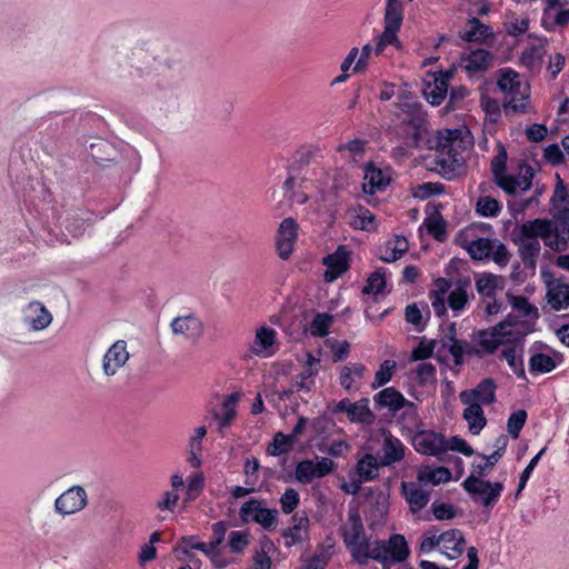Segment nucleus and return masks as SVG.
Wrapping results in <instances>:
<instances>
[{
	"label": "nucleus",
	"mask_w": 569,
	"mask_h": 569,
	"mask_svg": "<svg viewBox=\"0 0 569 569\" xmlns=\"http://www.w3.org/2000/svg\"><path fill=\"white\" fill-rule=\"evenodd\" d=\"M368 372L361 362H348L339 370V383L348 392L359 391Z\"/></svg>",
	"instance_id": "412c9836"
},
{
	"label": "nucleus",
	"mask_w": 569,
	"mask_h": 569,
	"mask_svg": "<svg viewBox=\"0 0 569 569\" xmlns=\"http://www.w3.org/2000/svg\"><path fill=\"white\" fill-rule=\"evenodd\" d=\"M373 401L377 408H387L390 411H398L406 408L409 415L416 416V408L393 387H388L375 395Z\"/></svg>",
	"instance_id": "6ab92c4d"
},
{
	"label": "nucleus",
	"mask_w": 569,
	"mask_h": 569,
	"mask_svg": "<svg viewBox=\"0 0 569 569\" xmlns=\"http://www.w3.org/2000/svg\"><path fill=\"white\" fill-rule=\"evenodd\" d=\"M335 469V462L327 457L306 459L297 463L295 479L299 483H310L313 479L323 478Z\"/></svg>",
	"instance_id": "9d476101"
},
{
	"label": "nucleus",
	"mask_w": 569,
	"mask_h": 569,
	"mask_svg": "<svg viewBox=\"0 0 569 569\" xmlns=\"http://www.w3.org/2000/svg\"><path fill=\"white\" fill-rule=\"evenodd\" d=\"M399 30L386 27L383 32L377 37V43L375 48L376 54H381L387 46L396 44L398 42L397 32Z\"/></svg>",
	"instance_id": "052dcab7"
},
{
	"label": "nucleus",
	"mask_w": 569,
	"mask_h": 569,
	"mask_svg": "<svg viewBox=\"0 0 569 569\" xmlns=\"http://www.w3.org/2000/svg\"><path fill=\"white\" fill-rule=\"evenodd\" d=\"M468 281H460L457 283L453 290H451L447 297L449 308L457 312L461 311L469 300L468 295Z\"/></svg>",
	"instance_id": "58836bf2"
},
{
	"label": "nucleus",
	"mask_w": 569,
	"mask_h": 569,
	"mask_svg": "<svg viewBox=\"0 0 569 569\" xmlns=\"http://www.w3.org/2000/svg\"><path fill=\"white\" fill-rule=\"evenodd\" d=\"M489 34V28L476 18L469 21L468 29L463 32L462 38L466 41L473 42L485 39Z\"/></svg>",
	"instance_id": "603ef678"
},
{
	"label": "nucleus",
	"mask_w": 569,
	"mask_h": 569,
	"mask_svg": "<svg viewBox=\"0 0 569 569\" xmlns=\"http://www.w3.org/2000/svg\"><path fill=\"white\" fill-rule=\"evenodd\" d=\"M555 237H559L560 240L569 239V209L561 210L556 217L553 223Z\"/></svg>",
	"instance_id": "4d7b16f0"
},
{
	"label": "nucleus",
	"mask_w": 569,
	"mask_h": 569,
	"mask_svg": "<svg viewBox=\"0 0 569 569\" xmlns=\"http://www.w3.org/2000/svg\"><path fill=\"white\" fill-rule=\"evenodd\" d=\"M501 278L492 273H483L476 280V288L480 296L493 299L500 288Z\"/></svg>",
	"instance_id": "e433bc0d"
},
{
	"label": "nucleus",
	"mask_w": 569,
	"mask_h": 569,
	"mask_svg": "<svg viewBox=\"0 0 569 569\" xmlns=\"http://www.w3.org/2000/svg\"><path fill=\"white\" fill-rule=\"evenodd\" d=\"M130 359L128 346L124 340H117L104 352L101 360L102 372L106 377L111 378L126 367Z\"/></svg>",
	"instance_id": "f8f14e48"
},
{
	"label": "nucleus",
	"mask_w": 569,
	"mask_h": 569,
	"mask_svg": "<svg viewBox=\"0 0 569 569\" xmlns=\"http://www.w3.org/2000/svg\"><path fill=\"white\" fill-rule=\"evenodd\" d=\"M546 299L553 311L569 308V283L563 279H552L546 283Z\"/></svg>",
	"instance_id": "4be33fe9"
},
{
	"label": "nucleus",
	"mask_w": 569,
	"mask_h": 569,
	"mask_svg": "<svg viewBox=\"0 0 569 569\" xmlns=\"http://www.w3.org/2000/svg\"><path fill=\"white\" fill-rule=\"evenodd\" d=\"M204 487V477L202 472H196L188 478L184 501L196 500L202 492Z\"/></svg>",
	"instance_id": "3c124183"
},
{
	"label": "nucleus",
	"mask_w": 569,
	"mask_h": 569,
	"mask_svg": "<svg viewBox=\"0 0 569 569\" xmlns=\"http://www.w3.org/2000/svg\"><path fill=\"white\" fill-rule=\"evenodd\" d=\"M276 342V331L270 327L262 326L257 329L254 339L250 343V351L261 358L270 357L274 353L273 345Z\"/></svg>",
	"instance_id": "a878e982"
},
{
	"label": "nucleus",
	"mask_w": 569,
	"mask_h": 569,
	"mask_svg": "<svg viewBox=\"0 0 569 569\" xmlns=\"http://www.w3.org/2000/svg\"><path fill=\"white\" fill-rule=\"evenodd\" d=\"M409 249L408 240L403 236H396L379 248V259L383 262L399 260Z\"/></svg>",
	"instance_id": "cd10ccee"
},
{
	"label": "nucleus",
	"mask_w": 569,
	"mask_h": 569,
	"mask_svg": "<svg viewBox=\"0 0 569 569\" xmlns=\"http://www.w3.org/2000/svg\"><path fill=\"white\" fill-rule=\"evenodd\" d=\"M455 133L456 132L447 130V136H441L439 138L438 148L440 156L437 160V164L443 169L453 164L460 166L462 163V158L456 150V144H459L460 141L457 140V137L453 138Z\"/></svg>",
	"instance_id": "5701e85b"
},
{
	"label": "nucleus",
	"mask_w": 569,
	"mask_h": 569,
	"mask_svg": "<svg viewBox=\"0 0 569 569\" xmlns=\"http://www.w3.org/2000/svg\"><path fill=\"white\" fill-rule=\"evenodd\" d=\"M502 357L506 359L508 366L510 367V369L513 371V373L518 378H520L522 380H527L522 358L518 357V351H517L516 346L508 347V348L503 349Z\"/></svg>",
	"instance_id": "de8ad7c7"
},
{
	"label": "nucleus",
	"mask_w": 569,
	"mask_h": 569,
	"mask_svg": "<svg viewBox=\"0 0 569 569\" xmlns=\"http://www.w3.org/2000/svg\"><path fill=\"white\" fill-rule=\"evenodd\" d=\"M396 367H397L396 361L385 360L380 365L379 369L377 370V372L375 375V380L371 385L372 389H377L379 387L387 385L391 380V378L395 373Z\"/></svg>",
	"instance_id": "8fccbe9b"
},
{
	"label": "nucleus",
	"mask_w": 569,
	"mask_h": 569,
	"mask_svg": "<svg viewBox=\"0 0 569 569\" xmlns=\"http://www.w3.org/2000/svg\"><path fill=\"white\" fill-rule=\"evenodd\" d=\"M295 525L283 531V536L287 539L286 545L288 547L296 545L303 540V531L308 525L307 517H293Z\"/></svg>",
	"instance_id": "49530a36"
},
{
	"label": "nucleus",
	"mask_w": 569,
	"mask_h": 569,
	"mask_svg": "<svg viewBox=\"0 0 569 569\" xmlns=\"http://www.w3.org/2000/svg\"><path fill=\"white\" fill-rule=\"evenodd\" d=\"M381 435L380 465L387 467L402 461L407 450L402 441L386 429L381 431Z\"/></svg>",
	"instance_id": "dca6fc26"
},
{
	"label": "nucleus",
	"mask_w": 569,
	"mask_h": 569,
	"mask_svg": "<svg viewBox=\"0 0 569 569\" xmlns=\"http://www.w3.org/2000/svg\"><path fill=\"white\" fill-rule=\"evenodd\" d=\"M380 461L378 459L367 453L361 459L358 460L356 470L361 481H371L378 476Z\"/></svg>",
	"instance_id": "4c0bfd02"
},
{
	"label": "nucleus",
	"mask_w": 569,
	"mask_h": 569,
	"mask_svg": "<svg viewBox=\"0 0 569 569\" xmlns=\"http://www.w3.org/2000/svg\"><path fill=\"white\" fill-rule=\"evenodd\" d=\"M500 211V202L490 196H481L476 202V212L481 217L493 218L497 217Z\"/></svg>",
	"instance_id": "a18cd8bd"
},
{
	"label": "nucleus",
	"mask_w": 569,
	"mask_h": 569,
	"mask_svg": "<svg viewBox=\"0 0 569 569\" xmlns=\"http://www.w3.org/2000/svg\"><path fill=\"white\" fill-rule=\"evenodd\" d=\"M505 328V322H499L490 330L475 332L471 342L475 357L483 358L487 355L493 353L503 343Z\"/></svg>",
	"instance_id": "1a4fd4ad"
},
{
	"label": "nucleus",
	"mask_w": 569,
	"mask_h": 569,
	"mask_svg": "<svg viewBox=\"0 0 569 569\" xmlns=\"http://www.w3.org/2000/svg\"><path fill=\"white\" fill-rule=\"evenodd\" d=\"M493 239L478 238L469 241L465 249L468 251L470 257L475 260H483L490 257L492 250Z\"/></svg>",
	"instance_id": "a19ab883"
},
{
	"label": "nucleus",
	"mask_w": 569,
	"mask_h": 569,
	"mask_svg": "<svg viewBox=\"0 0 569 569\" xmlns=\"http://www.w3.org/2000/svg\"><path fill=\"white\" fill-rule=\"evenodd\" d=\"M497 264L505 267L510 260V253L505 243L498 239L492 241V250L490 257Z\"/></svg>",
	"instance_id": "e2e57ef3"
},
{
	"label": "nucleus",
	"mask_w": 569,
	"mask_h": 569,
	"mask_svg": "<svg viewBox=\"0 0 569 569\" xmlns=\"http://www.w3.org/2000/svg\"><path fill=\"white\" fill-rule=\"evenodd\" d=\"M417 478L420 483L438 486L450 481L451 471L447 467H437L433 469L426 467L418 471Z\"/></svg>",
	"instance_id": "f704fd0d"
},
{
	"label": "nucleus",
	"mask_w": 569,
	"mask_h": 569,
	"mask_svg": "<svg viewBox=\"0 0 569 569\" xmlns=\"http://www.w3.org/2000/svg\"><path fill=\"white\" fill-rule=\"evenodd\" d=\"M170 328L173 335L182 336L191 342L199 341L204 332L203 322L192 313L176 317L171 321Z\"/></svg>",
	"instance_id": "f3484780"
},
{
	"label": "nucleus",
	"mask_w": 569,
	"mask_h": 569,
	"mask_svg": "<svg viewBox=\"0 0 569 569\" xmlns=\"http://www.w3.org/2000/svg\"><path fill=\"white\" fill-rule=\"evenodd\" d=\"M339 533L351 558L361 566L367 565L373 541L367 537L358 508H349L347 518L339 528Z\"/></svg>",
	"instance_id": "f03ea898"
},
{
	"label": "nucleus",
	"mask_w": 569,
	"mask_h": 569,
	"mask_svg": "<svg viewBox=\"0 0 569 569\" xmlns=\"http://www.w3.org/2000/svg\"><path fill=\"white\" fill-rule=\"evenodd\" d=\"M428 232L438 241L446 239V222L441 218H429L426 220Z\"/></svg>",
	"instance_id": "338daca9"
},
{
	"label": "nucleus",
	"mask_w": 569,
	"mask_h": 569,
	"mask_svg": "<svg viewBox=\"0 0 569 569\" xmlns=\"http://www.w3.org/2000/svg\"><path fill=\"white\" fill-rule=\"evenodd\" d=\"M533 178V172L530 167H528L522 176L515 177L510 174L502 173L499 177H495L493 181L497 183L499 188H501L507 194H516L518 190L527 191L531 188V180Z\"/></svg>",
	"instance_id": "b1692460"
},
{
	"label": "nucleus",
	"mask_w": 569,
	"mask_h": 569,
	"mask_svg": "<svg viewBox=\"0 0 569 569\" xmlns=\"http://www.w3.org/2000/svg\"><path fill=\"white\" fill-rule=\"evenodd\" d=\"M322 262L327 267L325 281L333 282L349 269L350 251L346 246H339L333 253L326 256Z\"/></svg>",
	"instance_id": "aec40b11"
},
{
	"label": "nucleus",
	"mask_w": 569,
	"mask_h": 569,
	"mask_svg": "<svg viewBox=\"0 0 569 569\" xmlns=\"http://www.w3.org/2000/svg\"><path fill=\"white\" fill-rule=\"evenodd\" d=\"M388 183L385 173L373 166H367L365 169L362 189L366 193L373 194L383 189Z\"/></svg>",
	"instance_id": "72a5a7b5"
},
{
	"label": "nucleus",
	"mask_w": 569,
	"mask_h": 569,
	"mask_svg": "<svg viewBox=\"0 0 569 569\" xmlns=\"http://www.w3.org/2000/svg\"><path fill=\"white\" fill-rule=\"evenodd\" d=\"M493 54L485 49L471 50L460 56V67L470 78L481 77L493 67Z\"/></svg>",
	"instance_id": "ddd939ff"
},
{
	"label": "nucleus",
	"mask_w": 569,
	"mask_h": 569,
	"mask_svg": "<svg viewBox=\"0 0 569 569\" xmlns=\"http://www.w3.org/2000/svg\"><path fill=\"white\" fill-rule=\"evenodd\" d=\"M240 518L243 522L253 521L266 530H272L277 526V509L264 508L262 501L251 498L240 508Z\"/></svg>",
	"instance_id": "6e6552de"
},
{
	"label": "nucleus",
	"mask_w": 569,
	"mask_h": 569,
	"mask_svg": "<svg viewBox=\"0 0 569 569\" xmlns=\"http://www.w3.org/2000/svg\"><path fill=\"white\" fill-rule=\"evenodd\" d=\"M89 499L86 489L82 486H71L59 495L54 502V511L61 517L73 516L88 506Z\"/></svg>",
	"instance_id": "0eeeda50"
},
{
	"label": "nucleus",
	"mask_w": 569,
	"mask_h": 569,
	"mask_svg": "<svg viewBox=\"0 0 569 569\" xmlns=\"http://www.w3.org/2000/svg\"><path fill=\"white\" fill-rule=\"evenodd\" d=\"M350 224L360 230L371 231L376 229L375 214L363 206H357L350 212Z\"/></svg>",
	"instance_id": "c9c22d12"
},
{
	"label": "nucleus",
	"mask_w": 569,
	"mask_h": 569,
	"mask_svg": "<svg viewBox=\"0 0 569 569\" xmlns=\"http://www.w3.org/2000/svg\"><path fill=\"white\" fill-rule=\"evenodd\" d=\"M401 487L406 501L413 513L422 510L429 502V492L421 489L417 483L402 482Z\"/></svg>",
	"instance_id": "c756f323"
},
{
	"label": "nucleus",
	"mask_w": 569,
	"mask_h": 569,
	"mask_svg": "<svg viewBox=\"0 0 569 569\" xmlns=\"http://www.w3.org/2000/svg\"><path fill=\"white\" fill-rule=\"evenodd\" d=\"M442 348L446 349L453 358V363L460 367L465 362V356L475 357L471 342L467 340L452 338L441 339Z\"/></svg>",
	"instance_id": "c85d7f7f"
},
{
	"label": "nucleus",
	"mask_w": 569,
	"mask_h": 569,
	"mask_svg": "<svg viewBox=\"0 0 569 569\" xmlns=\"http://www.w3.org/2000/svg\"><path fill=\"white\" fill-rule=\"evenodd\" d=\"M348 418L352 422L370 423L375 416L369 408V400L363 398L352 403L348 413Z\"/></svg>",
	"instance_id": "79ce46f5"
},
{
	"label": "nucleus",
	"mask_w": 569,
	"mask_h": 569,
	"mask_svg": "<svg viewBox=\"0 0 569 569\" xmlns=\"http://www.w3.org/2000/svg\"><path fill=\"white\" fill-rule=\"evenodd\" d=\"M555 368V359L545 353H535L529 360V369L532 373H548Z\"/></svg>",
	"instance_id": "09e8293b"
},
{
	"label": "nucleus",
	"mask_w": 569,
	"mask_h": 569,
	"mask_svg": "<svg viewBox=\"0 0 569 569\" xmlns=\"http://www.w3.org/2000/svg\"><path fill=\"white\" fill-rule=\"evenodd\" d=\"M403 18V6L399 0H387L385 26L400 29Z\"/></svg>",
	"instance_id": "37998d69"
},
{
	"label": "nucleus",
	"mask_w": 569,
	"mask_h": 569,
	"mask_svg": "<svg viewBox=\"0 0 569 569\" xmlns=\"http://www.w3.org/2000/svg\"><path fill=\"white\" fill-rule=\"evenodd\" d=\"M228 545L232 552H242L249 545V535L246 531H231Z\"/></svg>",
	"instance_id": "69168bd1"
},
{
	"label": "nucleus",
	"mask_w": 569,
	"mask_h": 569,
	"mask_svg": "<svg viewBox=\"0 0 569 569\" xmlns=\"http://www.w3.org/2000/svg\"><path fill=\"white\" fill-rule=\"evenodd\" d=\"M507 159V150L503 144L499 143L497 154L491 160V172L493 178L506 173Z\"/></svg>",
	"instance_id": "0e129e2a"
},
{
	"label": "nucleus",
	"mask_w": 569,
	"mask_h": 569,
	"mask_svg": "<svg viewBox=\"0 0 569 569\" xmlns=\"http://www.w3.org/2000/svg\"><path fill=\"white\" fill-rule=\"evenodd\" d=\"M180 499L179 492L172 490H166L156 502V508L160 511L173 512L178 501Z\"/></svg>",
	"instance_id": "680f3d73"
},
{
	"label": "nucleus",
	"mask_w": 569,
	"mask_h": 569,
	"mask_svg": "<svg viewBox=\"0 0 569 569\" xmlns=\"http://www.w3.org/2000/svg\"><path fill=\"white\" fill-rule=\"evenodd\" d=\"M451 288V282L446 278H438L435 281V288L430 292L431 308L437 317H442L447 312L446 295Z\"/></svg>",
	"instance_id": "7c9ffc66"
},
{
	"label": "nucleus",
	"mask_w": 569,
	"mask_h": 569,
	"mask_svg": "<svg viewBox=\"0 0 569 569\" xmlns=\"http://www.w3.org/2000/svg\"><path fill=\"white\" fill-rule=\"evenodd\" d=\"M510 302L512 308L520 312L523 317H538V309L531 305L526 297L512 296L510 298Z\"/></svg>",
	"instance_id": "bf43d9fd"
},
{
	"label": "nucleus",
	"mask_w": 569,
	"mask_h": 569,
	"mask_svg": "<svg viewBox=\"0 0 569 569\" xmlns=\"http://www.w3.org/2000/svg\"><path fill=\"white\" fill-rule=\"evenodd\" d=\"M451 77V71L440 72L433 76L432 82L426 84L423 94L432 106H439L445 100Z\"/></svg>",
	"instance_id": "393cba45"
},
{
	"label": "nucleus",
	"mask_w": 569,
	"mask_h": 569,
	"mask_svg": "<svg viewBox=\"0 0 569 569\" xmlns=\"http://www.w3.org/2000/svg\"><path fill=\"white\" fill-rule=\"evenodd\" d=\"M497 383L492 378L482 379L475 388L463 390L459 393L462 405L480 403V406L493 405L497 400Z\"/></svg>",
	"instance_id": "2eb2a0df"
},
{
	"label": "nucleus",
	"mask_w": 569,
	"mask_h": 569,
	"mask_svg": "<svg viewBox=\"0 0 569 569\" xmlns=\"http://www.w3.org/2000/svg\"><path fill=\"white\" fill-rule=\"evenodd\" d=\"M480 106L487 116L490 117L491 121H496L500 116V103L498 100L482 94L480 98Z\"/></svg>",
	"instance_id": "774afa93"
},
{
	"label": "nucleus",
	"mask_w": 569,
	"mask_h": 569,
	"mask_svg": "<svg viewBox=\"0 0 569 569\" xmlns=\"http://www.w3.org/2000/svg\"><path fill=\"white\" fill-rule=\"evenodd\" d=\"M293 442L295 441L288 435L277 432L267 447V453L272 457L286 455L292 449Z\"/></svg>",
	"instance_id": "c03bdc74"
},
{
	"label": "nucleus",
	"mask_w": 569,
	"mask_h": 569,
	"mask_svg": "<svg viewBox=\"0 0 569 569\" xmlns=\"http://www.w3.org/2000/svg\"><path fill=\"white\" fill-rule=\"evenodd\" d=\"M399 112L398 118L402 123L410 126L413 129V139L418 142L421 131L426 127V112L422 109V104L417 101L405 100L397 103Z\"/></svg>",
	"instance_id": "4468645a"
},
{
	"label": "nucleus",
	"mask_w": 569,
	"mask_h": 569,
	"mask_svg": "<svg viewBox=\"0 0 569 569\" xmlns=\"http://www.w3.org/2000/svg\"><path fill=\"white\" fill-rule=\"evenodd\" d=\"M333 321L332 316L328 313H318L310 326V333L313 337H325L328 335L329 327Z\"/></svg>",
	"instance_id": "864d4df0"
},
{
	"label": "nucleus",
	"mask_w": 569,
	"mask_h": 569,
	"mask_svg": "<svg viewBox=\"0 0 569 569\" xmlns=\"http://www.w3.org/2000/svg\"><path fill=\"white\" fill-rule=\"evenodd\" d=\"M463 489L476 501H480L485 507H492L500 498L503 490L501 482H490L479 479L476 475H470L462 481Z\"/></svg>",
	"instance_id": "423d86ee"
},
{
	"label": "nucleus",
	"mask_w": 569,
	"mask_h": 569,
	"mask_svg": "<svg viewBox=\"0 0 569 569\" xmlns=\"http://www.w3.org/2000/svg\"><path fill=\"white\" fill-rule=\"evenodd\" d=\"M24 322L32 330L39 331L50 326L52 316L41 302L32 301L24 310Z\"/></svg>",
	"instance_id": "bb28decb"
},
{
	"label": "nucleus",
	"mask_w": 569,
	"mask_h": 569,
	"mask_svg": "<svg viewBox=\"0 0 569 569\" xmlns=\"http://www.w3.org/2000/svg\"><path fill=\"white\" fill-rule=\"evenodd\" d=\"M527 420V412L526 410H518L516 412H512L507 421V430L508 433L513 438L518 439L519 433L521 429L523 428Z\"/></svg>",
	"instance_id": "6e6d98bb"
},
{
	"label": "nucleus",
	"mask_w": 569,
	"mask_h": 569,
	"mask_svg": "<svg viewBox=\"0 0 569 569\" xmlns=\"http://www.w3.org/2000/svg\"><path fill=\"white\" fill-rule=\"evenodd\" d=\"M386 288V277L378 270L369 276L367 284L362 289L363 295H378L381 293Z\"/></svg>",
	"instance_id": "5fc2aeb1"
},
{
	"label": "nucleus",
	"mask_w": 569,
	"mask_h": 569,
	"mask_svg": "<svg viewBox=\"0 0 569 569\" xmlns=\"http://www.w3.org/2000/svg\"><path fill=\"white\" fill-rule=\"evenodd\" d=\"M466 545L465 536L459 529H450L439 532L436 527L427 530L420 538L419 550L422 553H429L436 548L448 559L459 558Z\"/></svg>",
	"instance_id": "7ed1b4c3"
},
{
	"label": "nucleus",
	"mask_w": 569,
	"mask_h": 569,
	"mask_svg": "<svg viewBox=\"0 0 569 569\" xmlns=\"http://www.w3.org/2000/svg\"><path fill=\"white\" fill-rule=\"evenodd\" d=\"M519 233L526 238L542 239L545 246L555 251L567 249V241L555 237L553 222L548 219L537 218L526 221L519 228Z\"/></svg>",
	"instance_id": "20e7f679"
},
{
	"label": "nucleus",
	"mask_w": 569,
	"mask_h": 569,
	"mask_svg": "<svg viewBox=\"0 0 569 569\" xmlns=\"http://www.w3.org/2000/svg\"><path fill=\"white\" fill-rule=\"evenodd\" d=\"M279 502L283 513H291L300 502L299 492L293 488H287Z\"/></svg>",
	"instance_id": "13d9d810"
},
{
	"label": "nucleus",
	"mask_w": 569,
	"mask_h": 569,
	"mask_svg": "<svg viewBox=\"0 0 569 569\" xmlns=\"http://www.w3.org/2000/svg\"><path fill=\"white\" fill-rule=\"evenodd\" d=\"M409 556V547L402 535H392L387 542L375 540L370 559L379 562H402Z\"/></svg>",
	"instance_id": "39448f33"
},
{
	"label": "nucleus",
	"mask_w": 569,
	"mask_h": 569,
	"mask_svg": "<svg viewBox=\"0 0 569 569\" xmlns=\"http://www.w3.org/2000/svg\"><path fill=\"white\" fill-rule=\"evenodd\" d=\"M462 418L468 423V429L472 435H479L487 425V419L480 403L465 405Z\"/></svg>",
	"instance_id": "473e14b6"
},
{
	"label": "nucleus",
	"mask_w": 569,
	"mask_h": 569,
	"mask_svg": "<svg viewBox=\"0 0 569 569\" xmlns=\"http://www.w3.org/2000/svg\"><path fill=\"white\" fill-rule=\"evenodd\" d=\"M546 49L543 46H532L523 50L521 54V63L531 71H540Z\"/></svg>",
	"instance_id": "ea45409f"
},
{
	"label": "nucleus",
	"mask_w": 569,
	"mask_h": 569,
	"mask_svg": "<svg viewBox=\"0 0 569 569\" xmlns=\"http://www.w3.org/2000/svg\"><path fill=\"white\" fill-rule=\"evenodd\" d=\"M540 242L538 239L526 238L519 233V256L527 268H536L537 258L540 254Z\"/></svg>",
	"instance_id": "2f4dec72"
},
{
	"label": "nucleus",
	"mask_w": 569,
	"mask_h": 569,
	"mask_svg": "<svg viewBox=\"0 0 569 569\" xmlns=\"http://www.w3.org/2000/svg\"><path fill=\"white\" fill-rule=\"evenodd\" d=\"M415 450L423 456L440 458L446 453V437L433 430H419L411 437Z\"/></svg>",
	"instance_id": "9b49d317"
},
{
	"label": "nucleus",
	"mask_w": 569,
	"mask_h": 569,
	"mask_svg": "<svg viewBox=\"0 0 569 569\" xmlns=\"http://www.w3.org/2000/svg\"><path fill=\"white\" fill-rule=\"evenodd\" d=\"M298 237V224L292 218H286L279 226L276 248L280 259L287 260L293 252Z\"/></svg>",
	"instance_id": "a211bd4d"
},
{
	"label": "nucleus",
	"mask_w": 569,
	"mask_h": 569,
	"mask_svg": "<svg viewBox=\"0 0 569 569\" xmlns=\"http://www.w3.org/2000/svg\"><path fill=\"white\" fill-rule=\"evenodd\" d=\"M497 87L503 93L502 108L506 114L529 113L530 86L521 80L520 74L511 68L498 70Z\"/></svg>",
	"instance_id": "f257e3e1"
}]
</instances>
